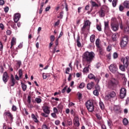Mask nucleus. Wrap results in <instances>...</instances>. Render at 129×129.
<instances>
[{
  "mask_svg": "<svg viewBox=\"0 0 129 129\" xmlns=\"http://www.w3.org/2000/svg\"><path fill=\"white\" fill-rule=\"evenodd\" d=\"M42 110L44 113H41V115L43 117H48L50 114V107L44 105L42 107Z\"/></svg>",
  "mask_w": 129,
  "mask_h": 129,
  "instance_id": "0eeeda50",
  "label": "nucleus"
},
{
  "mask_svg": "<svg viewBox=\"0 0 129 129\" xmlns=\"http://www.w3.org/2000/svg\"><path fill=\"white\" fill-rule=\"evenodd\" d=\"M90 4H91L92 9L90 11H89V13H91V12H92V9H93V8H98V7H99L98 4H96L94 1H92V0L90 1Z\"/></svg>",
  "mask_w": 129,
  "mask_h": 129,
  "instance_id": "2eb2a0df",
  "label": "nucleus"
},
{
  "mask_svg": "<svg viewBox=\"0 0 129 129\" xmlns=\"http://www.w3.org/2000/svg\"><path fill=\"white\" fill-rule=\"evenodd\" d=\"M95 89L96 90H100V86H99V85L98 84H97L96 86H95Z\"/></svg>",
  "mask_w": 129,
  "mask_h": 129,
  "instance_id": "bf43d9fd",
  "label": "nucleus"
},
{
  "mask_svg": "<svg viewBox=\"0 0 129 129\" xmlns=\"http://www.w3.org/2000/svg\"><path fill=\"white\" fill-rule=\"evenodd\" d=\"M74 124L77 127H78L80 125L79 122V117L75 116L74 119Z\"/></svg>",
  "mask_w": 129,
  "mask_h": 129,
  "instance_id": "4468645a",
  "label": "nucleus"
},
{
  "mask_svg": "<svg viewBox=\"0 0 129 129\" xmlns=\"http://www.w3.org/2000/svg\"><path fill=\"white\" fill-rule=\"evenodd\" d=\"M127 43H128V36L125 35L122 37L120 40V46L122 49H124L127 46Z\"/></svg>",
  "mask_w": 129,
  "mask_h": 129,
  "instance_id": "423d86ee",
  "label": "nucleus"
},
{
  "mask_svg": "<svg viewBox=\"0 0 129 129\" xmlns=\"http://www.w3.org/2000/svg\"><path fill=\"white\" fill-rule=\"evenodd\" d=\"M114 110L116 112H119L120 113H121V108L118 105H116L114 107Z\"/></svg>",
  "mask_w": 129,
  "mask_h": 129,
  "instance_id": "a211bd4d",
  "label": "nucleus"
},
{
  "mask_svg": "<svg viewBox=\"0 0 129 129\" xmlns=\"http://www.w3.org/2000/svg\"><path fill=\"white\" fill-rule=\"evenodd\" d=\"M17 68L19 69L20 67H21V65H22V61L21 60H17Z\"/></svg>",
  "mask_w": 129,
  "mask_h": 129,
  "instance_id": "c756f323",
  "label": "nucleus"
},
{
  "mask_svg": "<svg viewBox=\"0 0 129 129\" xmlns=\"http://www.w3.org/2000/svg\"><path fill=\"white\" fill-rule=\"evenodd\" d=\"M51 115L52 117H53V118H57V115L56 114V113H51Z\"/></svg>",
  "mask_w": 129,
  "mask_h": 129,
  "instance_id": "4d7b16f0",
  "label": "nucleus"
},
{
  "mask_svg": "<svg viewBox=\"0 0 129 129\" xmlns=\"http://www.w3.org/2000/svg\"><path fill=\"white\" fill-rule=\"evenodd\" d=\"M109 70L110 72L113 73V74H115V73H117V70H118V68H117V64L115 63H113L111 64L108 67Z\"/></svg>",
  "mask_w": 129,
  "mask_h": 129,
  "instance_id": "6e6552de",
  "label": "nucleus"
},
{
  "mask_svg": "<svg viewBox=\"0 0 129 129\" xmlns=\"http://www.w3.org/2000/svg\"><path fill=\"white\" fill-rule=\"evenodd\" d=\"M126 96V89L124 88H121L120 90L119 97L120 99H123Z\"/></svg>",
  "mask_w": 129,
  "mask_h": 129,
  "instance_id": "9d476101",
  "label": "nucleus"
},
{
  "mask_svg": "<svg viewBox=\"0 0 129 129\" xmlns=\"http://www.w3.org/2000/svg\"><path fill=\"white\" fill-rule=\"evenodd\" d=\"M4 115H7V116L10 118V120H11V121H13V119H14V117L13 116V114L11 112H6L5 113H4Z\"/></svg>",
  "mask_w": 129,
  "mask_h": 129,
  "instance_id": "f3484780",
  "label": "nucleus"
},
{
  "mask_svg": "<svg viewBox=\"0 0 129 129\" xmlns=\"http://www.w3.org/2000/svg\"><path fill=\"white\" fill-rule=\"evenodd\" d=\"M90 40L91 43H94V41H95V35L92 34L91 35L90 37Z\"/></svg>",
  "mask_w": 129,
  "mask_h": 129,
  "instance_id": "b1692460",
  "label": "nucleus"
},
{
  "mask_svg": "<svg viewBox=\"0 0 129 129\" xmlns=\"http://www.w3.org/2000/svg\"><path fill=\"white\" fill-rule=\"evenodd\" d=\"M28 103H31V96H28L27 98Z\"/></svg>",
  "mask_w": 129,
  "mask_h": 129,
  "instance_id": "774afa93",
  "label": "nucleus"
},
{
  "mask_svg": "<svg viewBox=\"0 0 129 129\" xmlns=\"http://www.w3.org/2000/svg\"><path fill=\"white\" fill-rule=\"evenodd\" d=\"M118 27H119V24L118 23H111V28L112 30L114 31V32H116L117 30H118Z\"/></svg>",
  "mask_w": 129,
  "mask_h": 129,
  "instance_id": "ddd939ff",
  "label": "nucleus"
},
{
  "mask_svg": "<svg viewBox=\"0 0 129 129\" xmlns=\"http://www.w3.org/2000/svg\"><path fill=\"white\" fill-rule=\"evenodd\" d=\"M99 14H100V16L101 18H103V17L105 16V10H104V9L102 8L99 12Z\"/></svg>",
  "mask_w": 129,
  "mask_h": 129,
  "instance_id": "412c9836",
  "label": "nucleus"
},
{
  "mask_svg": "<svg viewBox=\"0 0 129 129\" xmlns=\"http://www.w3.org/2000/svg\"><path fill=\"white\" fill-rule=\"evenodd\" d=\"M42 129H48V126L44 123V124L42 125Z\"/></svg>",
  "mask_w": 129,
  "mask_h": 129,
  "instance_id": "5fc2aeb1",
  "label": "nucleus"
},
{
  "mask_svg": "<svg viewBox=\"0 0 129 129\" xmlns=\"http://www.w3.org/2000/svg\"><path fill=\"white\" fill-rule=\"evenodd\" d=\"M16 40L17 39H16V38L13 37L11 42V51L12 52L13 54H14V55H17V54H18V47L16 48V50H14V48H13V46H14V45L16 44Z\"/></svg>",
  "mask_w": 129,
  "mask_h": 129,
  "instance_id": "1a4fd4ad",
  "label": "nucleus"
},
{
  "mask_svg": "<svg viewBox=\"0 0 129 129\" xmlns=\"http://www.w3.org/2000/svg\"><path fill=\"white\" fill-rule=\"evenodd\" d=\"M42 77L43 79H47V75L45 73H43L42 74Z\"/></svg>",
  "mask_w": 129,
  "mask_h": 129,
  "instance_id": "338daca9",
  "label": "nucleus"
},
{
  "mask_svg": "<svg viewBox=\"0 0 129 129\" xmlns=\"http://www.w3.org/2000/svg\"><path fill=\"white\" fill-rule=\"evenodd\" d=\"M31 117H32L33 120H34V122H39V121L38 120V119L37 118V117H36L35 114H32Z\"/></svg>",
  "mask_w": 129,
  "mask_h": 129,
  "instance_id": "a878e982",
  "label": "nucleus"
},
{
  "mask_svg": "<svg viewBox=\"0 0 129 129\" xmlns=\"http://www.w3.org/2000/svg\"><path fill=\"white\" fill-rule=\"evenodd\" d=\"M124 32H125V33H129V26L126 25L124 27Z\"/></svg>",
  "mask_w": 129,
  "mask_h": 129,
  "instance_id": "72a5a7b5",
  "label": "nucleus"
},
{
  "mask_svg": "<svg viewBox=\"0 0 129 129\" xmlns=\"http://www.w3.org/2000/svg\"><path fill=\"white\" fill-rule=\"evenodd\" d=\"M96 117H97L98 120H100V119H101V115H100V114L99 113L96 114Z\"/></svg>",
  "mask_w": 129,
  "mask_h": 129,
  "instance_id": "de8ad7c7",
  "label": "nucleus"
},
{
  "mask_svg": "<svg viewBox=\"0 0 129 129\" xmlns=\"http://www.w3.org/2000/svg\"><path fill=\"white\" fill-rule=\"evenodd\" d=\"M95 76L93 74H90L88 76V78L90 80L94 79Z\"/></svg>",
  "mask_w": 129,
  "mask_h": 129,
  "instance_id": "2f4dec72",
  "label": "nucleus"
},
{
  "mask_svg": "<svg viewBox=\"0 0 129 129\" xmlns=\"http://www.w3.org/2000/svg\"><path fill=\"white\" fill-rule=\"evenodd\" d=\"M95 57V53L93 51L89 52L88 51L84 52L82 55L83 61V62H86L88 64H90L93 59Z\"/></svg>",
  "mask_w": 129,
  "mask_h": 129,
  "instance_id": "f257e3e1",
  "label": "nucleus"
},
{
  "mask_svg": "<svg viewBox=\"0 0 129 129\" xmlns=\"http://www.w3.org/2000/svg\"><path fill=\"white\" fill-rule=\"evenodd\" d=\"M96 29L99 32H101L102 29L101 28V24H97Z\"/></svg>",
  "mask_w": 129,
  "mask_h": 129,
  "instance_id": "7c9ffc66",
  "label": "nucleus"
},
{
  "mask_svg": "<svg viewBox=\"0 0 129 129\" xmlns=\"http://www.w3.org/2000/svg\"><path fill=\"white\" fill-rule=\"evenodd\" d=\"M93 94H94V95H96V96H98V95L99 94V93H98V90H95L93 91Z\"/></svg>",
  "mask_w": 129,
  "mask_h": 129,
  "instance_id": "603ef678",
  "label": "nucleus"
},
{
  "mask_svg": "<svg viewBox=\"0 0 129 129\" xmlns=\"http://www.w3.org/2000/svg\"><path fill=\"white\" fill-rule=\"evenodd\" d=\"M104 29L105 30H109V25L108 22H104Z\"/></svg>",
  "mask_w": 129,
  "mask_h": 129,
  "instance_id": "c85d7f7f",
  "label": "nucleus"
},
{
  "mask_svg": "<svg viewBox=\"0 0 129 129\" xmlns=\"http://www.w3.org/2000/svg\"><path fill=\"white\" fill-rule=\"evenodd\" d=\"M99 105L101 109L103 110L104 109V104L102 102H99Z\"/></svg>",
  "mask_w": 129,
  "mask_h": 129,
  "instance_id": "58836bf2",
  "label": "nucleus"
},
{
  "mask_svg": "<svg viewBox=\"0 0 129 129\" xmlns=\"http://www.w3.org/2000/svg\"><path fill=\"white\" fill-rule=\"evenodd\" d=\"M117 3V0H113L112 4L114 8H115V7H116Z\"/></svg>",
  "mask_w": 129,
  "mask_h": 129,
  "instance_id": "49530a36",
  "label": "nucleus"
},
{
  "mask_svg": "<svg viewBox=\"0 0 129 129\" xmlns=\"http://www.w3.org/2000/svg\"><path fill=\"white\" fill-rule=\"evenodd\" d=\"M93 86H94V83L92 82L91 83H88L87 85V88L89 90H90V89H92Z\"/></svg>",
  "mask_w": 129,
  "mask_h": 129,
  "instance_id": "6ab92c4d",
  "label": "nucleus"
},
{
  "mask_svg": "<svg viewBox=\"0 0 129 129\" xmlns=\"http://www.w3.org/2000/svg\"><path fill=\"white\" fill-rule=\"evenodd\" d=\"M57 108L60 111V110L62 111V109H63V106L61 104H59L57 106Z\"/></svg>",
  "mask_w": 129,
  "mask_h": 129,
  "instance_id": "79ce46f5",
  "label": "nucleus"
},
{
  "mask_svg": "<svg viewBox=\"0 0 129 129\" xmlns=\"http://www.w3.org/2000/svg\"><path fill=\"white\" fill-rule=\"evenodd\" d=\"M104 98H105V100H109V99H110V98H111V97H110V95H109V94H108V95H107L105 96Z\"/></svg>",
  "mask_w": 129,
  "mask_h": 129,
  "instance_id": "c03bdc74",
  "label": "nucleus"
},
{
  "mask_svg": "<svg viewBox=\"0 0 129 129\" xmlns=\"http://www.w3.org/2000/svg\"><path fill=\"white\" fill-rule=\"evenodd\" d=\"M60 121L59 120H56L54 122V123L56 125H59L60 123Z\"/></svg>",
  "mask_w": 129,
  "mask_h": 129,
  "instance_id": "13d9d810",
  "label": "nucleus"
},
{
  "mask_svg": "<svg viewBox=\"0 0 129 129\" xmlns=\"http://www.w3.org/2000/svg\"><path fill=\"white\" fill-rule=\"evenodd\" d=\"M53 110V113H56L57 114H59V111H58V109H57L56 107H54Z\"/></svg>",
  "mask_w": 129,
  "mask_h": 129,
  "instance_id": "8fccbe9b",
  "label": "nucleus"
},
{
  "mask_svg": "<svg viewBox=\"0 0 129 129\" xmlns=\"http://www.w3.org/2000/svg\"><path fill=\"white\" fill-rule=\"evenodd\" d=\"M18 73L19 75V78H20V79H22V77L23 76V71L22 69H20L19 70Z\"/></svg>",
  "mask_w": 129,
  "mask_h": 129,
  "instance_id": "e433bc0d",
  "label": "nucleus"
},
{
  "mask_svg": "<svg viewBox=\"0 0 129 129\" xmlns=\"http://www.w3.org/2000/svg\"><path fill=\"white\" fill-rule=\"evenodd\" d=\"M55 40V36L54 35H51L50 36V42H54Z\"/></svg>",
  "mask_w": 129,
  "mask_h": 129,
  "instance_id": "6e6d98bb",
  "label": "nucleus"
},
{
  "mask_svg": "<svg viewBox=\"0 0 129 129\" xmlns=\"http://www.w3.org/2000/svg\"><path fill=\"white\" fill-rule=\"evenodd\" d=\"M106 57L108 60L111 59V53H109L108 54H106Z\"/></svg>",
  "mask_w": 129,
  "mask_h": 129,
  "instance_id": "37998d69",
  "label": "nucleus"
},
{
  "mask_svg": "<svg viewBox=\"0 0 129 129\" xmlns=\"http://www.w3.org/2000/svg\"><path fill=\"white\" fill-rule=\"evenodd\" d=\"M96 47H98V46H100V39H99V38L97 39L96 40Z\"/></svg>",
  "mask_w": 129,
  "mask_h": 129,
  "instance_id": "f704fd0d",
  "label": "nucleus"
},
{
  "mask_svg": "<svg viewBox=\"0 0 129 129\" xmlns=\"http://www.w3.org/2000/svg\"><path fill=\"white\" fill-rule=\"evenodd\" d=\"M98 51H101L102 50H104L103 49V47L102 45H99L98 46H97Z\"/></svg>",
  "mask_w": 129,
  "mask_h": 129,
  "instance_id": "09e8293b",
  "label": "nucleus"
},
{
  "mask_svg": "<svg viewBox=\"0 0 129 129\" xmlns=\"http://www.w3.org/2000/svg\"><path fill=\"white\" fill-rule=\"evenodd\" d=\"M9 84L11 87L15 86L16 84V79H15L13 75H12L10 77V82L9 83Z\"/></svg>",
  "mask_w": 129,
  "mask_h": 129,
  "instance_id": "f8f14e48",
  "label": "nucleus"
},
{
  "mask_svg": "<svg viewBox=\"0 0 129 129\" xmlns=\"http://www.w3.org/2000/svg\"><path fill=\"white\" fill-rule=\"evenodd\" d=\"M123 6L124 8H125V9H127L129 10V1H125L123 3Z\"/></svg>",
  "mask_w": 129,
  "mask_h": 129,
  "instance_id": "4be33fe9",
  "label": "nucleus"
},
{
  "mask_svg": "<svg viewBox=\"0 0 129 129\" xmlns=\"http://www.w3.org/2000/svg\"><path fill=\"white\" fill-rule=\"evenodd\" d=\"M112 49V45L111 44H109L108 47L106 48L107 52H110Z\"/></svg>",
  "mask_w": 129,
  "mask_h": 129,
  "instance_id": "473e14b6",
  "label": "nucleus"
},
{
  "mask_svg": "<svg viewBox=\"0 0 129 129\" xmlns=\"http://www.w3.org/2000/svg\"><path fill=\"white\" fill-rule=\"evenodd\" d=\"M79 88L80 89H82L83 88H84L85 87V83L82 82L79 85Z\"/></svg>",
  "mask_w": 129,
  "mask_h": 129,
  "instance_id": "4c0bfd02",
  "label": "nucleus"
},
{
  "mask_svg": "<svg viewBox=\"0 0 129 129\" xmlns=\"http://www.w3.org/2000/svg\"><path fill=\"white\" fill-rule=\"evenodd\" d=\"M122 123L124 125H127L128 124V120L126 118H124L122 120Z\"/></svg>",
  "mask_w": 129,
  "mask_h": 129,
  "instance_id": "393cba45",
  "label": "nucleus"
},
{
  "mask_svg": "<svg viewBox=\"0 0 129 129\" xmlns=\"http://www.w3.org/2000/svg\"><path fill=\"white\" fill-rule=\"evenodd\" d=\"M121 62L123 63V64H119V69L121 71L123 72H125L126 69L129 66V57L127 56L125 57H122L121 59Z\"/></svg>",
  "mask_w": 129,
  "mask_h": 129,
  "instance_id": "f03ea898",
  "label": "nucleus"
},
{
  "mask_svg": "<svg viewBox=\"0 0 129 129\" xmlns=\"http://www.w3.org/2000/svg\"><path fill=\"white\" fill-rule=\"evenodd\" d=\"M9 79H10V77L9 76L8 73L7 72H4L3 75V80L4 82L7 83V82L9 81Z\"/></svg>",
  "mask_w": 129,
  "mask_h": 129,
  "instance_id": "9b49d317",
  "label": "nucleus"
},
{
  "mask_svg": "<svg viewBox=\"0 0 129 129\" xmlns=\"http://www.w3.org/2000/svg\"><path fill=\"white\" fill-rule=\"evenodd\" d=\"M118 37V34L114 33L112 35V39L113 42H115L117 40V37Z\"/></svg>",
  "mask_w": 129,
  "mask_h": 129,
  "instance_id": "5701e85b",
  "label": "nucleus"
},
{
  "mask_svg": "<svg viewBox=\"0 0 129 129\" xmlns=\"http://www.w3.org/2000/svg\"><path fill=\"white\" fill-rule=\"evenodd\" d=\"M109 94L110 95L111 98H113V97H115V95H116V94L114 92H111Z\"/></svg>",
  "mask_w": 129,
  "mask_h": 129,
  "instance_id": "c9c22d12",
  "label": "nucleus"
},
{
  "mask_svg": "<svg viewBox=\"0 0 129 129\" xmlns=\"http://www.w3.org/2000/svg\"><path fill=\"white\" fill-rule=\"evenodd\" d=\"M99 54L100 55H101L102 56H103L104 55V49H102V50H99Z\"/></svg>",
  "mask_w": 129,
  "mask_h": 129,
  "instance_id": "680f3d73",
  "label": "nucleus"
},
{
  "mask_svg": "<svg viewBox=\"0 0 129 129\" xmlns=\"http://www.w3.org/2000/svg\"><path fill=\"white\" fill-rule=\"evenodd\" d=\"M90 67V64L86 65V67L84 68L83 70V73H88L89 72V68Z\"/></svg>",
  "mask_w": 129,
  "mask_h": 129,
  "instance_id": "aec40b11",
  "label": "nucleus"
},
{
  "mask_svg": "<svg viewBox=\"0 0 129 129\" xmlns=\"http://www.w3.org/2000/svg\"><path fill=\"white\" fill-rule=\"evenodd\" d=\"M20 18H21V14L20 13H16L14 17V22L15 23H18Z\"/></svg>",
  "mask_w": 129,
  "mask_h": 129,
  "instance_id": "dca6fc26",
  "label": "nucleus"
},
{
  "mask_svg": "<svg viewBox=\"0 0 129 129\" xmlns=\"http://www.w3.org/2000/svg\"><path fill=\"white\" fill-rule=\"evenodd\" d=\"M107 123L108 126H109V128H110V127L112 126V121H111V120H109L107 121Z\"/></svg>",
  "mask_w": 129,
  "mask_h": 129,
  "instance_id": "a18cd8bd",
  "label": "nucleus"
},
{
  "mask_svg": "<svg viewBox=\"0 0 129 129\" xmlns=\"http://www.w3.org/2000/svg\"><path fill=\"white\" fill-rule=\"evenodd\" d=\"M35 101L38 104L41 103V102H42V99H41L40 98H36Z\"/></svg>",
  "mask_w": 129,
  "mask_h": 129,
  "instance_id": "ea45409f",
  "label": "nucleus"
},
{
  "mask_svg": "<svg viewBox=\"0 0 129 129\" xmlns=\"http://www.w3.org/2000/svg\"><path fill=\"white\" fill-rule=\"evenodd\" d=\"M67 122L69 125H72V120L71 119H69Z\"/></svg>",
  "mask_w": 129,
  "mask_h": 129,
  "instance_id": "864d4df0",
  "label": "nucleus"
},
{
  "mask_svg": "<svg viewBox=\"0 0 129 129\" xmlns=\"http://www.w3.org/2000/svg\"><path fill=\"white\" fill-rule=\"evenodd\" d=\"M90 25H91V22L89 21V20L84 21V25L81 28V34H85V33H86V31H88V30H89V28H90Z\"/></svg>",
  "mask_w": 129,
  "mask_h": 129,
  "instance_id": "20e7f679",
  "label": "nucleus"
},
{
  "mask_svg": "<svg viewBox=\"0 0 129 129\" xmlns=\"http://www.w3.org/2000/svg\"><path fill=\"white\" fill-rule=\"evenodd\" d=\"M77 45L79 48L81 47V43H80V37L79 36H78L77 38Z\"/></svg>",
  "mask_w": 129,
  "mask_h": 129,
  "instance_id": "bb28decb",
  "label": "nucleus"
},
{
  "mask_svg": "<svg viewBox=\"0 0 129 129\" xmlns=\"http://www.w3.org/2000/svg\"><path fill=\"white\" fill-rule=\"evenodd\" d=\"M119 10L120 12H122V11H123V10H124V6L123 7L121 5H119Z\"/></svg>",
  "mask_w": 129,
  "mask_h": 129,
  "instance_id": "3c124183",
  "label": "nucleus"
},
{
  "mask_svg": "<svg viewBox=\"0 0 129 129\" xmlns=\"http://www.w3.org/2000/svg\"><path fill=\"white\" fill-rule=\"evenodd\" d=\"M94 80H95V82H97V84L99 83V79L95 77L94 78Z\"/></svg>",
  "mask_w": 129,
  "mask_h": 129,
  "instance_id": "69168bd1",
  "label": "nucleus"
},
{
  "mask_svg": "<svg viewBox=\"0 0 129 129\" xmlns=\"http://www.w3.org/2000/svg\"><path fill=\"white\" fill-rule=\"evenodd\" d=\"M113 59H117V58H118V54L116 52H114L113 54Z\"/></svg>",
  "mask_w": 129,
  "mask_h": 129,
  "instance_id": "a19ab883",
  "label": "nucleus"
},
{
  "mask_svg": "<svg viewBox=\"0 0 129 129\" xmlns=\"http://www.w3.org/2000/svg\"><path fill=\"white\" fill-rule=\"evenodd\" d=\"M78 95L79 97V99L80 100L81 98H82V94L80 92H78Z\"/></svg>",
  "mask_w": 129,
  "mask_h": 129,
  "instance_id": "052dcab7",
  "label": "nucleus"
},
{
  "mask_svg": "<svg viewBox=\"0 0 129 129\" xmlns=\"http://www.w3.org/2000/svg\"><path fill=\"white\" fill-rule=\"evenodd\" d=\"M21 87L23 91H26V90H27V85L24 84L22 82H21Z\"/></svg>",
  "mask_w": 129,
  "mask_h": 129,
  "instance_id": "cd10ccee",
  "label": "nucleus"
},
{
  "mask_svg": "<svg viewBox=\"0 0 129 129\" xmlns=\"http://www.w3.org/2000/svg\"><path fill=\"white\" fill-rule=\"evenodd\" d=\"M11 27L15 30L17 29V25L14 23L11 25Z\"/></svg>",
  "mask_w": 129,
  "mask_h": 129,
  "instance_id": "0e129e2a",
  "label": "nucleus"
},
{
  "mask_svg": "<svg viewBox=\"0 0 129 129\" xmlns=\"http://www.w3.org/2000/svg\"><path fill=\"white\" fill-rule=\"evenodd\" d=\"M12 110L13 111H17V106L13 105L12 106Z\"/></svg>",
  "mask_w": 129,
  "mask_h": 129,
  "instance_id": "e2e57ef3",
  "label": "nucleus"
},
{
  "mask_svg": "<svg viewBox=\"0 0 129 129\" xmlns=\"http://www.w3.org/2000/svg\"><path fill=\"white\" fill-rule=\"evenodd\" d=\"M85 105L88 111L90 112H93V111H94V104H93V101L88 100L85 103Z\"/></svg>",
  "mask_w": 129,
  "mask_h": 129,
  "instance_id": "39448f33",
  "label": "nucleus"
},
{
  "mask_svg": "<svg viewBox=\"0 0 129 129\" xmlns=\"http://www.w3.org/2000/svg\"><path fill=\"white\" fill-rule=\"evenodd\" d=\"M118 84V80L115 78H112L108 82V88L111 89V90H113Z\"/></svg>",
  "mask_w": 129,
  "mask_h": 129,
  "instance_id": "7ed1b4c3",
  "label": "nucleus"
}]
</instances>
